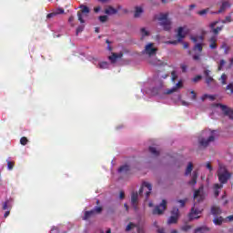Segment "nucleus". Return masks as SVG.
<instances>
[{
  "label": "nucleus",
  "instance_id": "obj_23",
  "mask_svg": "<svg viewBox=\"0 0 233 233\" xmlns=\"http://www.w3.org/2000/svg\"><path fill=\"white\" fill-rule=\"evenodd\" d=\"M158 93H161V89L159 88H153V89L143 91V94H146L147 96H157Z\"/></svg>",
  "mask_w": 233,
  "mask_h": 233
},
{
  "label": "nucleus",
  "instance_id": "obj_38",
  "mask_svg": "<svg viewBox=\"0 0 233 233\" xmlns=\"http://www.w3.org/2000/svg\"><path fill=\"white\" fill-rule=\"evenodd\" d=\"M190 228H192V226L187 224L181 227V230H183L184 232H188Z\"/></svg>",
  "mask_w": 233,
  "mask_h": 233
},
{
  "label": "nucleus",
  "instance_id": "obj_11",
  "mask_svg": "<svg viewBox=\"0 0 233 233\" xmlns=\"http://www.w3.org/2000/svg\"><path fill=\"white\" fill-rule=\"evenodd\" d=\"M231 7H232V1L221 0L219 9L218 11L216 12V14H223L227 12V10H229V8Z\"/></svg>",
  "mask_w": 233,
  "mask_h": 233
},
{
  "label": "nucleus",
  "instance_id": "obj_31",
  "mask_svg": "<svg viewBox=\"0 0 233 233\" xmlns=\"http://www.w3.org/2000/svg\"><path fill=\"white\" fill-rule=\"evenodd\" d=\"M211 214H213V216H219V214H221V208L216 206L212 207Z\"/></svg>",
  "mask_w": 233,
  "mask_h": 233
},
{
  "label": "nucleus",
  "instance_id": "obj_43",
  "mask_svg": "<svg viewBox=\"0 0 233 233\" xmlns=\"http://www.w3.org/2000/svg\"><path fill=\"white\" fill-rule=\"evenodd\" d=\"M178 99L180 100V105H182L183 106H188V105H190V103L185 100H181V96H178Z\"/></svg>",
  "mask_w": 233,
  "mask_h": 233
},
{
  "label": "nucleus",
  "instance_id": "obj_61",
  "mask_svg": "<svg viewBox=\"0 0 233 233\" xmlns=\"http://www.w3.org/2000/svg\"><path fill=\"white\" fill-rule=\"evenodd\" d=\"M178 203H180L181 207H185V200H179Z\"/></svg>",
  "mask_w": 233,
  "mask_h": 233
},
{
  "label": "nucleus",
  "instance_id": "obj_18",
  "mask_svg": "<svg viewBox=\"0 0 233 233\" xmlns=\"http://www.w3.org/2000/svg\"><path fill=\"white\" fill-rule=\"evenodd\" d=\"M93 64L97 65V68H100L101 70H105L106 68H109L110 64L108 62H97V59H93Z\"/></svg>",
  "mask_w": 233,
  "mask_h": 233
},
{
  "label": "nucleus",
  "instance_id": "obj_34",
  "mask_svg": "<svg viewBox=\"0 0 233 233\" xmlns=\"http://www.w3.org/2000/svg\"><path fill=\"white\" fill-rule=\"evenodd\" d=\"M208 232V229L205 227L198 228L195 229V233H207Z\"/></svg>",
  "mask_w": 233,
  "mask_h": 233
},
{
  "label": "nucleus",
  "instance_id": "obj_5",
  "mask_svg": "<svg viewBox=\"0 0 233 233\" xmlns=\"http://www.w3.org/2000/svg\"><path fill=\"white\" fill-rule=\"evenodd\" d=\"M155 19L159 22L160 26H163L164 30H170L172 28V20L168 18L167 13L156 15Z\"/></svg>",
  "mask_w": 233,
  "mask_h": 233
},
{
  "label": "nucleus",
  "instance_id": "obj_10",
  "mask_svg": "<svg viewBox=\"0 0 233 233\" xmlns=\"http://www.w3.org/2000/svg\"><path fill=\"white\" fill-rule=\"evenodd\" d=\"M102 210L103 208H101L100 207H96L91 211H85L82 219H84V221H87V219H91V218H95L96 214H101Z\"/></svg>",
  "mask_w": 233,
  "mask_h": 233
},
{
  "label": "nucleus",
  "instance_id": "obj_37",
  "mask_svg": "<svg viewBox=\"0 0 233 233\" xmlns=\"http://www.w3.org/2000/svg\"><path fill=\"white\" fill-rule=\"evenodd\" d=\"M128 170H130V167L128 166H122L119 169L118 172H128Z\"/></svg>",
  "mask_w": 233,
  "mask_h": 233
},
{
  "label": "nucleus",
  "instance_id": "obj_2",
  "mask_svg": "<svg viewBox=\"0 0 233 233\" xmlns=\"http://www.w3.org/2000/svg\"><path fill=\"white\" fill-rule=\"evenodd\" d=\"M218 181L221 184H215L213 186L215 198H218V196H219V190H221V188H223V185H225V183H227V181L230 179V173H228L227 167H225V166H223L222 164L218 165Z\"/></svg>",
  "mask_w": 233,
  "mask_h": 233
},
{
  "label": "nucleus",
  "instance_id": "obj_57",
  "mask_svg": "<svg viewBox=\"0 0 233 233\" xmlns=\"http://www.w3.org/2000/svg\"><path fill=\"white\" fill-rule=\"evenodd\" d=\"M157 233H165V228H160L157 229Z\"/></svg>",
  "mask_w": 233,
  "mask_h": 233
},
{
  "label": "nucleus",
  "instance_id": "obj_7",
  "mask_svg": "<svg viewBox=\"0 0 233 233\" xmlns=\"http://www.w3.org/2000/svg\"><path fill=\"white\" fill-rule=\"evenodd\" d=\"M211 109L214 112H218V110H221L225 116H228L229 119H233V110L228 108V106L222 104H215L211 106Z\"/></svg>",
  "mask_w": 233,
  "mask_h": 233
},
{
  "label": "nucleus",
  "instance_id": "obj_4",
  "mask_svg": "<svg viewBox=\"0 0 233 233\" xmlns=\"http://www.w3.org/2000/svg\"><path fill=\"white\" fill-rule=\"evenodd\" d=\"M190 39L193 43H196L193 48L194 52H199V54H195L193 56V59L195 61H199V59H201V52H203V36H191Z\"/></svg>",
  "mask_w": 233,
  "mask_h": 233
},
{
  "label": "nucleus",
  "instance_id": "obj_51",
  "mask_svg": "<svg viewBox=\"0 0 233 233\" xmlns=\"http://www.w3.org/2000/svg\"><path fill=\"white\" fill-rule=\"evenodd\" d=\"M194 83H198V81H201V76H198L193 78Z\"/></svg>",
  "mask_w": 233,
  "mask_h": 233
},
{
  "label": "nucleus",
  "instance_id": "obj_45",
  "mask_svg": "<svg viewBox=\"0 0 233 233\" xmlns=\"http://www.w3.org/2000/svg\"><path fill=\"white\" fill-rule=\"evenodd\" d=\"M83 30H85V25H79L76 28V35H77V34H81V32H83Z\"/></svg>",
  "mask_w": 233,
  "mask_h": 233
},
{
  "label": "nucleus",
  "instance_id": "obj_3",
  "mask_svg": "<svg viewBox=\"0 0 233 233\" xmlns=\"http://www.w3.org/2000/svg\"><path fill=\"white\" fill-rule=\"evenodd\" d=\"M216 139V131L206 129L202 131L200 137H198V143L200 147H208L210 143H214Z\"/></svg>",
  "mask_w": 233,
  "mask_h": 233
},
{
  "label": "nucleus",
  "instance_id": "obj_40",
  "mask_svg": "<svg viewBox=\"0 0 233 233\" xmlns=\"http://www.w3.org/2000/svg\"><path fill=\"white\" fill-rule=\"evenodd\" d=\"M221 23L226 24V23H232V16L228 15L224 20L221 21Z\"/></svg>",
  "mask_w": 233,
  "mask_h": 233
},
{
  "label": "nucleus",
  "instance_id": "obj_27",
  "mask_svg": "<svg viewBox=\"0 0 233 233\" xmlns=\"http://www.w3.org/2000/svg\"><path fill=\"white\" fill-rule=\"evenodd\" d=\"M198 183V171H194L192 174V178L189 181V185H191V187H194V185H196Z\"/></svg>",
  "mask_w": 233,
  "mask_h": 233
},
{
  "label": "nucleus",
  "instance_id": "obj_15",
  "mask_svg": "<svg viewBox=\"0 0 233 233\" xmlns=\"http://www.w3.org/2000/svg\"><path fill=\"white\" fill-rule=\"evenodd\" d=\"M172 216L168 218L167 224L173 225L174 223H177V219H179V209L173 208L171 211Z\"/></svg>",
  "mask_w": 233,
  "mask_h": 233
},
{
  "label": "nucleus",
  "instance_id": "obj_58",
  "mask_svg": "<svg viewBox=\"0 0 233 233\" xmlns=\"http://www.w3.org/2000/svg\"><path fill=\"white\" fill-rule=\"evenodd\" d=\"M119 198H120V199H125V192L121 191Z\"/></svg>",
  "mask_w": 233,
  "mask_h": 233
},
{
  "label": "nucleus",
  "instance_id": "obj_14",
  "mask_svg": "<svg viewBox=\"0 0 233 233\" xmlns=\"http://www.w3.org/2000/svg\"><path fill=\"white\" fill-rule=\"evenodd\" d=\"M205 191L203 190V186H201L198 190L194 193L195 202L199 203L205 199Z\"/></svg>",
  "mask_w": 233,
  "mask_h": 233
},
{
  "label": "nucleus",
  "instance_id": "obj_25",
  "mask_svg": "<svg viewBox=\"0 0 233 233\" xmlns=\"http://www.w3.org/2000/svg\"><path fill=\"white\" fill-rule=\"evenodd\" d=\"M141 39H145V37H148L150 35V30L147 27H142L140 29Z\"/></svg>",
  "mask_w": 233,
  "mask_h": 233
},
{
  "label": "nucleus",
  "instance_id": "obj_30",
  "mask_svg": "<svg viewBox=\"0 0 233 233\" xmlns=\"http://www.w3.org/2000/svg\"><path fill=\"white\" fill-rule=\"evenodd\" d=\"M194 168V164H192V162H188L187 168H186V176H190V174H192V170Z\"/></svg>",
  "mask_w": 233,
  "mask_h": 233
},
{
  "label": "nucleus",
  "instance_id": "obj_12",
  "mask_svg": "<svg viewBox=\"0 0 233 233\" xmlns=\"http://www.w3.org/2000/svg\"><path fill=\"white\" fill-rule=\"evenodd\" d=\"M126 232H134V230H137V233H145V230H143V228L139 227V225L129 222L125 228Z\"/></svg>",
  "mask_w": 233,
  "mask_h": 233
},
{
  "label": "nucleus",
  "instance_id": "obj_24",
  "mask_svg": "<svg viewBox=\"0 0 233 233\" xmlns=\"http://www.w3.org/2000/svg\"><path fill=\"white\" fill-rule=\"evenodd\" d=\"M59 14H65V10L63 8L56 9L53 13L47 15V19L56 17V15H59Z\"/></svg>",
  "mask_w": 233,
  "mask_h": 233
},
{
  "label": "nucleus",
  "instance_id": "obj_63",
  "mask_svg": "<svg viewBox=\"0 0 233 233\" xmlns=\"http://www.w3.org/2000/svg\"><path fill=\"white\" fill-rule=\"evenodd\" d=\"M183 46H184V48H188V43L185 42V43L183 44Z\"/></svg>",
  "mask_w": 233,
  "mask_h": 233
},
{
  "label": "nucleus",
  "instance_id": "obj_36",
  "mask_svg": "<svg viewBox=\"0 0 233 233\" xmlns=\"http://www.w3.org/2000/svg\"><path fill=\"white\" fill-rule=\"evenodd\" d=\"M226 90L228 91V94L229 96H232V94H233V84H228L226 87Z\"/></svg>",
  "mask_w": 233,
  "mask_h": 233
},
{
  "label": "nucleus",
  "instance_id": "obj_56",
  "mask_svg": "<svg viewBox=\"0 0 233 233\" xmlns=\"http://www.w3.org/2000/svg\"><path fill=\"white\" fill-rule=\"evenodd\" d=\"M206 99H208V95H204L201 96V101H205Z\"/></svg>",
  "mask_w": 233,
  "mask_h": 233
},
{
  "label": "nucleus",
  "instance_id": "obj_20",
  "mask_svg": "<svg viewBox=\"0 0 233 233\" xmlns=\"http://www.w3.org/2000/svg\"><path fill=\"white\" fill-rule=\"evenodd\" d=\"M123 57V53H113L112 56H108V59L111 63H117L118 59Z\"/></svg>",
  "mask_w": 233,
  "mask_h": 233
},
{
  "label": "nucleus",
  "instance_id": "obj_50",
  "mask_svg": "<svg viewBox=\"0 0 233 233\" xmlns=\"http://www.w3.org/2000/svg\"><path fill=\"white\" fill-rule=\"evenodd\" d=\"M59 232V229H57V227H53L51 228V233H58Z\"/></svg>",
  "mask_w": 233,
  "mask_h": 233
},
{
  "label": "nucleus",
  "instance_id": "obj_26",
  "mask_svg": "<svg viewBox=\"0 0 233 233\" xmlns=\"http://www.w3.org/2000/svg\"><path fill=\"white\" fill-rule=\"evenodd\" d=\"M105 14H106V15H114L117 14V9H116L112 6H108L105 9Z\"/></svg>",
  "mask_w": 233,
  "mask_h": 233
},
{
  "label": "nucleus",
  "instance_id": "obj_54",
  "mask_svg": "<svg viewBox=\"0 0 233 233\" xmlns=\"http://www.w3.org/2000/svg\"><path fill=\"white\" fill-rule=\"evenodd\" d=\"M3 209L4 210H8V202H5L3 205Z\"/></svg>",
  "mask_w": 233,
  "mask_h": 233
},
{
  "label": "nucleus",
  "instance_id": "obj_62",
  "mask_svg": "<svg viewBox=\"0 0 233 233\" xmlns=\"http://www.w3.org/2000/svg\"><path fill=\"white\" fill-rule=\"evenodd\" d=\"M10 216V211H6L4 215V218H8Z\"/></svg>",
  "mask_w": 233,
  "mask_h": 233
},
{
  "label": "nucleus",
  "instance_id": "obj_29",
  "mask_svg": "<svg viewBox=\"0 0 233 233\" xmlns=\"http://www.w3.org/2000/svg\"><path fill=\"white\" fill-rule=\"evenodd\" d=\"M218 21H215V22L211 23L209 25L215 34H219V32H221V27L215 28V26H216V25H218Z\"/></svg>",
  "mask_w": 233,
  "mask_h": 233
},
{
  "label": "nucleus",
  "instance_id": "obj_22",
  "mask_svg": "<svg viewBox=\"0 0 233 233\" xmlns=\"http://www.w3.org/2000/svg\"><path fill=\"white\" fill-rule=\"evenodd\" d=\"M209 48H211L212 50L218 48V45L216 43H218V35H213L209 38Z\"/></svg>",
  "mask_w": 233,
  "mask_h": 233
},
{
  "label": "nucleus",
  "instance_id": "obj_32",
  "mask_svg": "<svg viewBox=\"0 0 233 233\" xmlns=\"http://www.w3.org/2000/svg\"><path fill=\"white\" fill-rule=\"evenodd\" d=\"M149 152L152 154V156H155V157L159 156V150H157V148H156L155 147H150Z\"/></svg>",
  "mask_w": 233,
  "mask_h": 233
},
{
  "label": "nucleus",
  "instance_id": "obj_39",
  "mask_svg": "<svg viewBox=\"0 0 233 233\" xmlns=\"http://www.w3.org/2000/svg\"><path fill=\"white\" fill-rule=\"evenodd\" d=\"M100 23H106L108 21V16L107 15H101L98 17Z\"/></svg>",
  "mask_w": 233,
  "mask_h": 233
},
{
  "label": "nucleus",
  "instance_id": "obj_19",
  "mask_svg": "<svg viewBox=\"0 0 233 233\" xmlns=\"http://www.w3.org/2000/svg\"><path fill=\"white\" fill-rule=\"evenodd\" d=\"M213 221H214L215 225H221V223H223V221L225 223H227V221H233V215L228 217L225 219L222 218L221 217H219V218L216 217Z\"/></svg>",
  "mask_w": 233,
  "mask_h": 233
},
{
  "label": "nucleus",
  "instance_id": "obj_60",
  "mask_svg": "<svg viewBox=\"0 0 233 233\" xmlns=\"http://www.w3.org/2000/svg\"><path fill=\"white\" fill-rule=\"evenodd\" d=\"M94 10L96 13H97L101 10V7L100 6L95 7Z\"/></svg>",
  "mask_w": 233,
  "mask_h": 233
},
{
  "label": "nucleus",
  "instance_id": "obj_17",
  "mask_svg": "<svg viewBox=\"0 0 233 233\" xmlns=\"http://www.w3.org/2000/svg\"><path fill=\"white\" fill-rule=\"evenodd\" d=\"M180 88H183V82L179 81L178 83L176 84L175 86H173L170 89H167L164 92V94H174V92H177Z\"/></svg>",
  "mask_w": 233,
  "mask_h": 233
},
{
  "label": "nucleus",
  "instance_id": "obj_48",
  "mask_svg": "<svg viewBox=\"0 0 233 233\" xmlns=\"http://www.w3.org/2000/svg\"><path fill=\"white\" fill-rule=\"evenodd\" d=\"M225 66V60H220L219 66H218V70H221Z\"/></svg>",
  "mask_w": 233,
  "mask_h": 233
},
{
  "label": "nucleus",
  "instance_id": "obj_6",
  "mask_svg": "<svg viewBox=\"0 0 233 233\" xmlns=\"http://www.w3.org/2000/svg\"><path fill=\"white\" fill-rule=\"evenodd\" d=\"M189 32H190V29L187 25L178 27L177 30V40L167 41V42H166L167 45H177V43H181V41H183V39H185V37H187V35Z\"/></svg>",
  "mask_w": 233,
  "mask_h": 233
},
{
  "label": "nucleus",
  "instance_id": "obj_52",
  "mask_svg": "<svg viewBox=\"0 0 233 233\" xmlns=\"http://www.w3.org/2000/svg\"><path fill=\"white\" fill-rule=\"evenodd\" d=\"M206 167L208 168V170H209V172H212L213 168H212V166L210 165V163H207Z\"/></svg>",
  "mask_w": 233,
  "mask_h": 233
},
{
  "label": "nucleus",
  "instance_id": "obj_41",
  "mask_svg": "<svg viewBox=\"0 0 233 233\" xmlns=\"http://www.w3.org/2000/svg\"><path fill=\"white\" fill-rule=\"evenodd\" d=\"M8 170H12L14 168V162L10 161V159L6 160Z\"/></svg>",
  "mask_w": 233,
  "mask_h": 233
},
{
  "label": "nucleus",
  "instance_id": "obj_33",
  "mask_svg": "<svg viewBox=\"0 0 233 233\" xmlns=\"http://www.w3.org/2000/svg\"><path fill=\"white\" fill-rule=\"evenodd\" d=\"M149 63L151 65H156L157 66H159L163 65L161 60H158L157 58H153V60H150Z\"/></svg>",
  "mask_w": 233,
  "mask_h": 233
},
{
  "label": "nucleus",
  "instance_id": "obj_13",
  "mask_svg": "<svg viewBox=\"0 0 233 233\" xmlns=\"http://www.w3.org/2000/svg\"><path fill=\"white\" fill-rule=\"evenodd\" d=\"M80 9H81V11H78V12H77L78 21H79L80 23H85V19H83V17H85V15L90 14V9L88 8V6L83 5H80ZM83 14H84L85 15H84Z\"/></svg>",
  "mask_w": 233,
  "mask_h": 233
},
{
  "label": "nucleus",
  "instance_id": "obj_49",
  "mask_svg": "<svg viewBox=\"0 0 233 233\" xmlns=\"http://www.w3.org/2000/svg\"><path fill=\"white\" fill-rule=\"evenodd\" d=\"M208 99L209 101H214L216 99V96H214V95H208Z\"/></svg>",
  "mask_w": 233,
  "mask_h": 233
},
{
  "label": "nucleus",
  "instance_id": "obj_1",
  "mask_svg": "<svg viewBox=\"0 0 233 233\" xmlns=\"http://www.w3.org/2000/svg\"><path fill=\"white\" fill-rule=\"evenodd\" d=\"M150 194H152V184H150L149 182H143L139 189V192L132 193L131 195V205L135 208V210H137V203H139V196L140 197L145 196V199L147 201Z\"/></svg>",
  "mask_w": 233,
  "mask_h": 233
},
{
  "label": "nucleus",
  "instance_id": "obj_59",
  "mask_svg": "<svg viewBox=\"0 0 233 233\" xmlns=\"http://www.w3.org/2000/svg\"><path fill=\"white\" fill-rule=\"evenodd\" d=\"M153 226L157 228V230H158V228H159V225H157V221H155V222L153 223Z\"/></svg>",
  "mask_w": 233,
  "mask_h": 233
},
{
  "label": "nucleus",
  "instance_id": "obj_64",
  "mask_svg": "<svg viewBox=\"0 0 233 233\" xmlns=\"http://www.w3.org/2000/svg\"><path fill=\"white\" fill-rule=\"evenodd\" d=\"M74 21V16L69 17V23H72Z\"/></svg>",
  "mask_w": 233,
  "mask_h": 233
},
{
  "label": "nucleus",
  "instance_id": "obj_16",
  "mask_svg": "<svg viewBox=\"0 0 233 233\" xmlns=\"http://www.w3.org/2000/svg\"><path fill=\"white\" fill-rule=\"evenodd\" d=\"M165 210H167V200L164 199L159 206H157L154 208L153 214H157L158 216H161V214H163Z\"/></svg>",
  "mask_w": 233,
  "mask_h": 233
},
{
  "label": "nucleus",
  "instance_id": "obj_28",
  "mask_svg": "<svg viewBox=\"0 0 233 233\" xmlns=\"http://www.w3.org/2000/svg\"><path fill=\"white\" fill-rule=\"evenodd\" d=\"M143 12H145L144 10H143V7H141V6H137L136 8H135V17H141V15H143Z\"/></svg>",
  "mask_w": 233,
  "mask_h": 233
},
{
  "label": "nucleus",
  "instance_id": "obj_53",
  "mask_svg": "<svg viewBox=\"0 0 233 233\" xmlns=\"http://www.w3.org/2000/svg\"><path fill=\"white\" fill-rule=\"evenodd\" d=\"M221 48H223L224 49V52H228V46H227V45H222L221 46Z\"/></svg>",
  "mask_w": 233,
  "mask_h": 233
},
{
  "label": "nucleus",
  "instance_id": "obj_42",
  "mask_svg": "<svg viewBox=\"0 0 233 233\" xmlns=\"http://www.w3.org/2000/svg\"><path fill=\"white\" fill-rule=\"evenodd\" d=\"M208 8L207 9H203L198 12V15H207V14H208Z\"/></svg>",
  "mask_w": 233,
  "mask_h": 233
},
{
  "label": "nucleus",
  "instance_id": "obj_21",
  "mask_svg": "<svg viewBox=\"0 0 233 233\" xmlns=\"http://www.w3.org/2000/svg\"><path fill=\"white\" fill-rule=\"evenodd\" d=\"M204 76H206V83L207 85H212V83H216V80L212 76H210V70H205Z\"/></svg>",
  "mask_w": 233,
  "mask_h": 233
},
{
  "label": "nucleus",
  "instance_id": "obj_9",
  "mask_svg": "<svg viewBox=\"0 0 233 233\" xmlns=\"http://www.w3.org/2000/svg\"><path fill=\"white\" fill-rule=\"evenodd\" d=\"M143 52L146 56H156V52H157V46L154 43H147L145 46Z\"/></svg>",
  "mask_w": 233,
  "mask_h": 233
},
{
  "label": "nucleus",
  "instance_id": "obj_47",
  "mask_svg": "<svg viewBox=\"0 0 233 233\" xmlns=\"http://www.w3.org/2000/svg\"><path fill=\"white\" fill-rule=\"evenodd\" d=\"M171 76H172V81L174 83L176 81V79H177V73L176 71H173L171 73Z\"/></svg>",
  "mask_w": 233,
  "mask_h": 233
},
{
  "label": "nucleus",
  "instance_id": "obj_35",
  "mask_svg": "<svg viewBox=\"0 0 233 233\" xmlns=\"http://www.w3.org/2000/svg\"><path fill=\"white\" fill-rule=\"evenodd\" d=\"M227 79H228V76H227L226 74H223L219 78L221 85H227Z\"/></svg>",
  "mask_w": 233,
  "mask_h": 233
},
{
  "label": "nucleus",
  "instance_id": "obj_44",
  "mask_svg": "<svg viewBox=\"0 0 233 233\" xmlns=\"http://www.w3.org/2000/svg\"><path fill=\"white\" fill-rule=\"evenodd\" d=\"M20 143L21 145H26L28 143V138L23 137L21 139H20Z\"/></svg>",
  "mask_w": 233,
  "mask_h": 233
},
{
  "label": "nucleus",
  "instance_id": "obj_46",
  "mask_svg": "<svg viewBox=\"0 0 233 233\" xmlns=\"http://www.w3.org/2000/svg\"><path fill=\"white\" fill-rule=\"evenodd\" d=\"M190 94H191V99L192 101H196L197 97H198V95L196 94V92L194 91H190Z\"/></svg>",
  "mask_w": 233,
  "mask_h": 233
},
{
  "label": "nucleus",
  "instance_id": "obj_8",
  "mask_svg": "<svg viewBox=\"0 0 233 233\" xmlns=\"http://www.w3.org/2000/svg\"><path fill=\"white\" fill-rule=\"evenodd\" d=\"M202 212H203V208H198V204L195 202L194 206L192 207L188 214L189 221H194V219H199V218H201Z\"/></svg>",
  "mask_w": 233,
  "mask_h": 233
},
{
  "label": "nucleus",
  "instance_id": "obj_55",
  "mask_svg": "<svg viewBox=\"0 0 233 233\" xmlns=\"http://www.w3.org/2000/svg\"><path fill=\"white\" fill-rule=\"evenodd\" d=\"M181 70L182 72H187V65L185 64L181 65Z\"/></svg>",
  "mask_w": 233,
  "mask_h": 233
}]
</instances>
